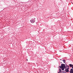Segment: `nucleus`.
Instances as JSON below:
<instances>
[{
	"instance_id": "obj_1",
	"label": "nucleus",
	"mask_w": 73,
	"mask_h": 73,
	"mask_svg": "<svg viewBox=\"0 0 73 73\" xmlns=\"http://www.w3.org/2000/svg\"><path fill=\"white\" fill-rule=\"evenodd\" d=\"M59 68H60L62 70H64L65 69V65L64 64H61V66H59Z\"/></svg>"
},
{
	"instance_id": "obj_2",
	"label": "nucleus",
	"mask_w": 73,
	"mask_h": 73,
	"mask_svg": "<svg viewBox=\"0 0 73 73\" xmlns=\"http://www.w3.org/2000/svg\"><path fill=\"white\" fill-rule=\"evenodd\" d=\"M35 19H31L30 20V22H31V23H34L35 21Z\"/></svg>"
},
{
	"instance_id": "obj_3",
	"label": "nucleus",
	"mask_w": 73,
	"mask_h": 73,
	"mask_svg": "<svg viewBox=\"0 0 73 73\" xmlns=\"http://www.w3.org/2000/svg\"><path fill=\"white\" fill-rule=\"evenodd\" d=\"M69 68H65V71L66 72H69Z\"/></svg>"
},
{
	"instance_id": "obj_4",
	"label": "nucleus",
	"mask_w": 73,
	"mask_h": 73,
	"mask_svg": "<svg viewBox=\"0 0 73 73\" xmlns=\"http://www.w3.org/2000/svg\"><path fill=\"white\" fill-rule=\"evenodd\" d=\"M70 73H73V69H70Z\"/></svg>"
},
{
	"instance_id": "obj_5",
	"label": "nucleus",
	"mask_w": 73,
	"mask_h": 73,
	"mask_svg": "<svg viewBox=\"0 0 73 73\" xmlns=\"http://www.w3.org/2000/svg\"><path fill=\"white\" fill-rule=\"evenodd\" d=\"M69 66H70V67H72L73 66V65L72 64H69Z\"/></svg>"
},
{
	"instance_id": "obj_6",
	"label": "nucleus",
	"mask_w": 73,
	"mask_h": 73,
	"mask_svg": "<svg viewBox=\"0 0 73 73\" xmlns=\"http://www.w3.org/2000/svg\"><path fill=\"white\" fill-rule=\"evenodd\" d=\"M59 72H60L61 73H62V72H61V71H62L61 69L60 68H59Z\"/></svg>"
},
{
	"instance_id": "obj_7",
	"label": "nucleus",
	"mask_w": 73,
	"mask_h": 73,
	"mask_svg": "<svg viewBox=\"0 0 73 73\" xmlns=\"http://www.w3.org/2000/svg\"><path fill=\"white\" fill-rule=\"evenodd\" d=\"M63 62H64V63H65V60H63Z\"/></svg>"
},
{
	"instance_id": "obj_8",
	"label": "nucleus",
	"mask_w": 73,
	"mask_h": 73,
	"mask_svg": "<svg viewBox=\"0 0 73 73\" xmlns=\"http://www.w3.org/2000/svg\"><path fill=\"white\" fill-rule=\"evenodd\" d=\"M60 72L59 71V72H58V73H60Z\"/></svg>"
},
{
	"instance_id": "obj_9",
	"label": "nucleus",
	"mask_w": 73,
	"mask_h": 73,
	"mask_svg": "<svg viewBox=\"0 0 73 73\" xmlns=\"http://www.w3.org/2000/svg\"><path fill=\"white\" fill-rule=\"evenodd\" d=\"M72 67V68L73 69V66Z\"/></svg>"
},
{
	"instance_id": "obj_10",
	"label": "nucleus",
	"mask_w": 73,
	"mask_h": 73,
	"mask_svg": "<svg viewBox=\"0 0 73 73\" xmlns=\"http://www.w3.org/2000/svg\"><path fill=\"white\" fill-rule=\"evenodd\" d=\"M27 61H28V59H27Z\"/></svg>"
},
{
	"instance_id": "obj_11",
	"label": "nucleus",
	"mask_w": 73,
	"mask_h": 73,
	"mask_svg": "<svg viewBox=\"0 0 73 73\" xmlns=\"http://www.w3.org/2000/svg\"><path fill=\"white\" fill-rule=\"evenodd\" d=\"M63 73H64V71L62 72Z\"/></svg>"
},
{
	"instance_id": "obj_12",
	"label": "nucleus",
	"mask_w": 73,
	"mask_h": 73,
	"mask_svg": "<svg viewBox=\"0 0 73 73\" xmlns=\"http://www.w3.org/2000/svg\"><path fill=\"white\" fill-rule=\"evenodd\" d=\"M60 63H62V62H60Z\"/></svg>"
}]
</instances>
